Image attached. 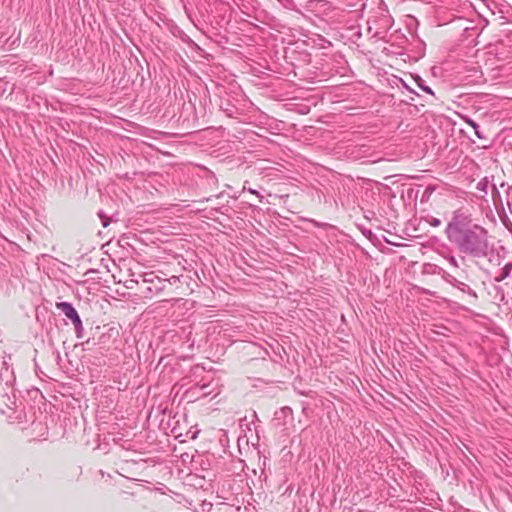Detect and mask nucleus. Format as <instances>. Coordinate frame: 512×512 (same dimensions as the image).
I'll return each mask as SVG.
<instances>
[{
  "instance_id": "4468645a",
  "label": "nucleus",
  "mask_w": 512,
  "mask_h": 512,
  "mask_svg": "<svg viewBox=\"0 0 512 512\" xmlns=\"http://www.w3.org/2000/svg\"><path fill=\"white\" fill-rule=\"evenodd\" d=\"M243 189H244V190H247V191H248V192H250L251 194H255V195H257V196L260 198V201H262L263 196H262V195H260V194L258 193V191L254 190V189H252V188H248V189H247V188H246V186H244V188H243Z\"/></svg>"
},
{
  "instance_id": "423d86ee",
  "label": "nucleus",
  "mask_w": 512,
  "mask_h": 512,
  "mask_svg": "<svg viewBox=\"0 0 512 512\" xmlns=\"http://www.w3.org/2000/svg\"><path fill=\"white\" fill-rule=\"evenodd\" d=\"M0 377L1 379H4V377H6V385H10L14 380L13 372L10 371L8 367H5V372L0 373Z\"/></svg>"
},
{
  "instance_id": "f03ea898",
  "label": "nucleus",
  "mask_w": 512,
  "mask_h": 512,
  "mask_svg": "<svg viewBox=\"0 0 512 512\" xmlns=\"http://www.w3.org/2000/svg\"><path fill=\"white\" fill-rule=\"evenodd\" d=\"M56 308L72 321L75 328L76 337L82 338L84 328L81 318L73 305L69 302H58L56 303Z\"/></svg>"
},
{
  "instance_id": "7ed1b4c3",
  "label": "nucleus",
  "mask_w": 512,
  "mask_h": 512,
  "mask_svg": "<svg viewBox=\"0 0 512 512\" xmlns=\"http://www.w3.org/2000/svg\"><path fill=\"white\" fill-rule=\"evenodd\" d=\"M443 278L447 283L457 288L461 292L467 293L468 295L477 298L476 292L469 285L462 281H459L456 277L452 276L451 274L446 273L445 275H443Z\"/></svg>"
},
{
  "instance_id": "39448f33",
  "label": "nucleus",
  "mask_w": 512,
  "mask_h": 512,
  "mask_svg": "<svg viewBox=\"0 0 512 512\" xmlns=\"http://www.w3.org/2000/svg\"><path fill=\"white\" fill-rule=\"evenodd\" d=\"M507 278H512V261L506 263L499 273L494 277V282H502Z\"/></svg>"
},
{
  "instance_id": "ddd939ff",
  "label": "nucleus",
  "mask_w": 512,
  "mask_h": 512,
  "mask_svg": "<svg viewBox=\"0 0 512 512\" xmlns=\"http://www.w3.org/2000/svg\"><path fill=\"white\" fill-rule=\"evenodd\" d=\"M429 223L433 227H438L441 225V220L438 218H432Z\"/></svg>"
},
{
  "instance_id": "2eb2a0df",
  "label": "nucleus",
  "mask_w": 512,
  "mask_h": 512,
  "mask_svg": "<svg viewBox=\"0 0 512 512\" xmlns=\"http://www.w3.org/2000/svg\"><path fill=\"white\" fill-rule=\"evenodd\" d=\"M508 207H509L510 212H512V204L510 202H508Z\"/></svg>"
},
{
  "instance_id": "6e6552de",
  "label": "nucleus",
  "mask_w": 512,
  "mask_h": 512,
  "mask_svg": "<svg viewBox=\"0 0 512 512\" xmlns=\"http://www.w3.org/2000/svg\"><path fill=\"white\" fill-rule=\"evenodd\" d=\"M416 82H417V85L419 86V88H421L423 91L431 94V95H434V92L432 91V89L425 85V81L421 78V77H417L416 79Z\"/></svg>"
},
{
  "instance_id": "f8f14e48",
  "label": "nucleus",
  "mask_w": 512,
  "mask_h": 512,
  "mask_svg": "<svg viewBox=\"0 0 512 512\" xmlns=\"http://www.w3.org/2000/svg\"><path fill=\"white\" fill-rule=\"evenodd\" d=\"M98 215H99V217H100V218H101V220H102V224H103V226H104V227H107V226L109 225V221H110V220H109L108 218H105V217H104V215H103V213H102L101 211L98 213Z\"/></svg>"
},
{
  "instance_id": "f257e3e1",
  "label": "nucleus",
  "mask_w": 512,
  "mask_h": 512,
  "mask_svg": "<svg viewBox=\"0 0 512 512\" xmlns=\"http://www.w3.org/2000/svg\"><path fill=\"white\" fill-rule=\"evenodd\" d=\"M445 235L450 244L464 256L480 259L489 254V231L463 209L453 212Z\"/></svg>"
},
{
  "instance_id": "0eeeda50",
  "label": "nucleus",
  "mask_w": 512,
  "mask_h": 512,
  "mask_svg": "<svg viewBox=\"0 0 512 512\" xmlns=\"http://www.w3.org/2000/svg\"><path fill=\"white\" fill-rule=\"evenodd\" d=\"M466 123H467L468 125H470V126L474 129L475 134H476V136H477L478 138H480V139H483V138H484V136H483V135L481 134V132H480V126H479V125H478L474 120H472V119H466Z\"/></svg>"
},
{
  "instance_id": "9b49d317",
  "label": "nucleus",
  "mask_w": 512,
  "mask_h": 512,
  "mask_svg": "<svg viewBox=\"0 0 512 512\" xmlns=\"http://www.w3.org/2000/svg\"><path fill=\"white\" fill-rule=\"evenodd\" d=\"M447 261L449 262V264H450L451 266H453V267H455V268H459V267H460V266H459V262H458V260L456 259V257H455V256H452V255H451V256H449V257L447 258Z\"/></svg>"
},
{
  "instance_id": "9d476101",
  "label": "nucleus",
  "mask_w": 512,
  "mask_h": 512,
  "mask_svg": "<svg viewBox=\"0 0 512 512\" xmlns=\"http://www.w3.org/2000/svg\"><path fill=\"white\" fill-rule=\"evenodd\" d=\"M488 180L485 178L478 182L477 189L483 192H486L487 186H488Z\"/></svg>"
},
{
  "instance_id": "20e7f679",
  "label": "nucleus",
  "mask_w": 512,
  "mask_h": 512,
  "mask_svg": "<svg viewBox=\"0 0 512 512\" xmlns=\"http://www.w3.org/2000/svg\"><path fill=\"white\" fill-rule=\"evenodd\" d=\"M292 417L293 410L288 406H284L274 413L272 422L276 427L285 426L288 422V419H292Z\"/></svg>"
},
{
  "instance_id": "1a4fd4ad",
  "label": "nucleus",
  "mask_w": 512,
  "mask_h": 512,
  "mask_svg": "<svg viewBox=\"0 0 512 512\" xmlns=\"http://www.w3.org/2000/svg\"><path fill=\"white\" fill-rule=\"evenodd\" d=\"M3 402L7 406L8 409L13 410V406L15 405V400H12V398L6 393L2 396Z\"/></svg>"
}]
</instances>
